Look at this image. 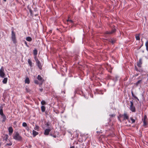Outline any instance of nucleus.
Instances as JSON below:
<instances>
[{
  "mask_svg": "<svg viewBox=\"0 0 148 148\" xmlns=\"http://www.w3.org/2000/svg\"><path fill=\"white\" fill-rule=\"evenodd\" d=\"M13 138L16 140L18 141H20L22 140V137L20 135L18 132H16L15 133L13 136Z\"/></svg>",
  "mask_w": 148,
  "mask_h": 148,
  "instance_id": "f257e3e1",
  "label": "nucleus"
},
{
  "mask_svg": "<svg viewBox=\"0 0 148 148\" xmlns=\"http://www.w3.org/2000/svg\"><path fill=\"white\" fill-rule=\"evenodd\" d=\"M11 38L13 43L15 44L16 42V38L15 33L14 32L13 30H12V31Z\"/></svg>",
  "mask_w": 148,
  "mask_h": 148,
  "instance_id": "f03ea898",
  "label": "nucleus"
},
{
  "mask_svg": "<svg viewBox=\"0 0 148 148\" xmlns=\"http://www.w3.org/2000/svg\"><path fill=\"white\" fill-rule=\"evenodd\" d=\"M130 110L133 112H136V108L134 106L133 102L132 101H130Z\"/></svg>",
  "mask_w": 148,
  "mask_h": 148,
  "instance_id": "7ed1b4c3",
  "label": "nucleus"
},
{
  "mask_svg": "<svg viewBox=\"0 0 148 148\" xmlns=\"http://www.w3.org/2000/svg\"><path fill=\"white\" fill-rule=\"evenodd\" d=\"M5 75L4 73V69L3 67H2L0 69V76L2 78H3Z\"/></svg>",
  "mask_w": 148,
  "mask_h": 148,
  "instance_id": "20e7f679",
  "label": "nucleus"
},
{
  "mask_svg": "<svg viewBox=\"0 0 148 148\" xmlns=\"http://www.w3.org/2000/svg\"><path fill=\"white\" fill-rule=\"evenodd\" d=\"M143 126H145L147 124V116L146 115H144L143 119Z\"/></svg>",
  "mask_w": 148,
  "mask_h": 148,
  "instance_id": "39448f33",
  "label": "nucleus"
},
{
  "mask_svg": "<svg viewBox=\"0 0 148 148\" xmlns=\"http://www.w3.org/2000/svg\"><path fill=\"white\" fill-rule=\"evenodd\" d=\"M51 130V129L50 128L46 129L45 130L44 134L45 135H48Z\"/></svg>",
  "mask_w": 148,
  "mask_h": 148,
  "instance_id": "423d86ee",
  "label": "nucleus"
},
{
  "mask_svg": "<svg viewBox=\"0 0 148 148\" xmlns=\"http://www.w3.org/2000/svg\"><path fill=\"white\" fill-rule=\"evenodd\" d=\"M36 63L39 68L40 70H42V65L41 63H40V61H38V62H37Z\"/></svg>",
  "mask_w": 148,
  "mask_h": 148,
  "instance_id": "0eeeda50",
  "label": "nucleus"
},
{
  "mask_svg": "<svg viewBox=\"0 0 148 148\" xmlns=\"http://www.w3.org/2000/svg\"><path fill=\"white\" fill-rule=\"evenodd\" d=\"M8 130L9 132V134L11 135L13 131V130L12 127H10L8 128Z\"/></svg>",
  "mask_w": 148,
  "mask_h": 148,
  "instance_id": "6e6552de",
  "label": "nucleus"
},
{
  "mask_svg": "<svg viewBox=\"0 0 148 148\" xmlns=\"http://www.w3.org/2000/svg\"><path fill=\"white\" fill-rule=\"evenodd\" d=\"M116 29H113L111 31H106L105 32L106 34H112L115 32Z\"/></svg>",
  "mask_w": 148,
  "mask_h": 148,
  "instance_id": "1a4fd4ad",
  "label": "nucleus"
},
{
  "mask_svg": "<svg viewBox=\"0 0 148 148\" xmlns=\"http://www.w3.org/2000/svg\"><path fill=\"white\" fill-rule=\"evenodd\" d=\"M142 64V59L141 58H140L139 61L137 62V65L139 67H140L141 66V64Z\"/></svg>",
  "mask_w": 148,
  "mask_h": 148,
  "instance_id": "9d476101",
  "label": "nucleus"
},
{
  "mask_svg": "<svg viewBox=\"0 0 148 148\" xmlns=\"http://www.w3.org/2000/svg\"><path fill=\"white\" fill-rule=\"evenodd\" d=\"M37 79L39 81H41L42 83H43L44 81V79L40 75H38L37 77Z\"/></svg>",
  "mask_w": 148,
  "mask_h": 148,
  "instance_id": "9b49d317",
  "label": "nucleus"
},
{
  "mask_svg": "<svg viewBox=\"0 0 148 148\" xmlns=\"http://www.w3.org/2000/svg\"><path fill=\"white\" fill-rule=\"evenodd\" d=\"M124 116L123 120L128 119L129 118V116L126 113H125L123 115H122Z\"/></svg>",
  "mask_w": 148,
  "mask_h": 148,
  "instance_id": "f8f14e48",
  "label": "nucleus"
},
{
  "mask_svg": "<svg viewBox=\"0 0 148 148\" xmlns=\"http://www.w3.org/2000/svg\"><path fill=\"white\" fill-rule=\"evenodd\" d=\"M32 134L33 136L35 137L38 134V133L34 130H33L32 131Z\"/></svg>",
  "mask_w": 148,
  "mask_h": 148,
  "instance_id": "ddd939ff",
  "label": "nucleus"
},
{
  "mask_svg": "<svg viewBox=\"0 0 148 148\" xmlns=\"http://www.w3.org/2000/svg\"><path fill=\"white\" fill-rule=\"evenodd\" d=\"M1 118H2V122H5L6 119L5 116L4 114L2 115Z\"/></svg>",
  "mask_w": 148,
  "mask_h": 148,
  "instance_id": "4468645a",
  "label": "nucleus"
},
{
  "mask_svg": "<svg viewBox=\"0 0 148 148\" xmlns=\"http://www.w3.org/2000/svg\"><path fill=\"white\" fill-rule=\"evenodd\" d=\"M0 114L1 116L4 115L3 112V107L1 106L0 107Z\"/></svg>",
  "mask_w": 148,
  "mask_h": 148,
  "instance_id": "2eb2a0df",
  "label": "nucleus"
},
{
  "mask_svg": "<svg viewBox=\"0 0 148 148\" xmlns=\"http://www.w3.org/2000/svg\"><path fill=\"white\" fill-rule=\"evenodd\" d=\"M28 63L29 64V66L30 67H32V62L31 60L30 59H28Z\"/></svg>",
  "mask_w": 148,
  "mask_h": 148,
  "instance_id": "dca6fc26",
  "label": "nucleus"
},
{
  "mask_svg": "<svg viewBox=\"0 0 148 148\" xmlns=\"http://www.w3.org/2000/svg\"><path fill=\"white\" fill-rule=\"evenodd\" d=\"M25 83L26 84H29L30 83L29 79L28 78H27L25 80Z\"/></svg>",
  "mask_w": 148,
  "mask_h": 148,
  "instance_id": "f3484780",
  "label": "nucleus"
},
{
  "mask_svg": "<svg viewBox=\"0 0 148 148\" xmlns=\"http://www.w3.org/2000/svg\"><path fill=\"white\" fill-rule=\"evenodd\" d=\"M41 110L42 112H44L45 110V108L44 106H41Z\"/></svg>",
  "mask_w": 148,
  "mask_h": 148,
  "instance_id": "a211bd4d",
  "label": "nucleus"
},
{
  "mask_svg": "<svg viewBox=\"0 0 148 148\" xmlns=\"http://www.w3.org/2000/svg\"><path fill=\"white\" fill-rule=\"evenodd\" d=\"M8 80V78L7 77L4 78L3 80V84H6Z\"/></svg>",
  "mask_w": 148,
  "mask_h": 148,
  "instance_id": "6ab92c4d",
  "label": "nucleus"
},
{
  "mask_svg": "<svg viewBox=\"0 0 148 148\" xmlns=\"http://www.w3.org/2000/svg\"><path fill=\"white\" fill-rule=\"evenodd\" d=\"M8 134H5L3 138V140L6 141L8 139Z\"/></svg>",
  "mask_w": 148,
  "mask_h": 148,
  "instance_id": "aec40b11",
  "label": "nucleus"
},
{
  "mask_svg": "<svg viewBox=\"0 0 148 148\" xmlns=\"http://www.w3.org/2000/svg\"><path fill=\"white\" fill-rule=\"evenodd\" d=\"M116 40L114 39H111L109 41L111 42L112 44H114L116 42Z\"/></svg>",
  "mask_w": 148,
  "mask_h": 148,
  "instance_id": "412c9836",
  "label": "nucleus"
},
{
  "mask_svg": "<svg viewBox=\"0 0 148 148\" xmlns=\"http://www.w3.org/2000/svg\"><path fill=\"white\" fill-rule=\"evenodd\" d=\"M26 40L30 42L32 40V38L31 37L28 36L26 38Z\"/></svg>",
  "mask_w": 148,
  "mask_h": 148,
  "instance_id": "4be33fe9",
  "label": "nucleus"
},
{
  "mask_svg": "<svg viewBox=\"0 0 148 148\" xmlns=\"http://www.w3.org/2000/svg\"><path fill=\"white\" fill-rule=\"evenodd\" d=\"M34 55L36 56L37 54V50L36 49H35L33 51Z\"/></svg>",
  "mask_w": 148,
  "mask_h": 148,
  "instance_id": "5701e85b",
  "label": "nucleus"
},
{
  "mask_svg": "<svg viewBox=\"0 0 148 148\" xmlns=\"http://www.w3.org/2000/svg\"><path fill=\"white\" fill-rule=\"evenodd\" d=\"M51 124V123L50 122H48L46 123L45 124V125L46 126V127L48 128H50L49 126Z\"/></svg>",
  "mask_w": 148,
  "mask_h": 148,
  "instance_id": "b1692460",
  "label": "nucleus"
},
{
  "mask_svg": "<svg viewBox=\"0 0 148 148\" xmlns=\"http://www.w3.org/2000/svg\"><path fill=\"white\" fill-rule=\"evenodd\" d=\"M67 24H69L70 23H73V21L72 20H69L68 19L67 20Z\"/></svg>",
  "mask_w": 148,
  "mask_h": 148,
  "instance_id": "393cba45",
  "label": "nucleus"
},
{
  "mask_svg": "<svg viewBox=\"0 0 148 148\" xmlns=\"http://www.w3.org/2000/svg\"><path fill=\"white\" fill-rule=\"evenodd\" d=\"M142 81V80H138L137 82L136 83V85L137 86H138L139 84H140L141 83Z\"/></svg>",
  "mask_w": 148,
  "mask_h": 148,
  "instance_id": "a878e982",
  "label": "nucleus"
},
{
  "mask_svg": "<svg viewBox=\"0 0 148 148\" xmlns=\"http://www.w3.org/2000/svg\"><path fill=\"white\" fill-rule=\"evenodd\" d=\"M145 46L146 47V49L147 51H148V41H147L145 43Z\"/></svg>",
  "mask_w": 148,
  "mask_h": 148,
  "instance_id": "bb28decb",
  "label": "nucleus"
},
{
  "mask_svg": "<svg viewBox=\"0 0 148 148\" xmlns=\"http://www.w3.org/2000/svg\"><path fill=\"white\" fill-rule=\"evenodd\" d=\"M22 126L24 127H26L27 126V124L26 123L23 122V123Z\"/></svg>",
  "mask_w": 148,
  "mask_h": 148,
  "instance_id": "cd10ccee",
  "label": "nucleus"
},
{
  "mask_svg": "<svg viewBox=\"0 0 148 148\" xmlns=\"http://www.w3.org/2000/svg\"><path fill=\"white\" fill-rule=\"evenodd\" d=\"M12 145V143L11 142H10V143H7L5 145V146H10Z\"/></svg>",
  "mask_w": 148,
  "mask_h": 148,
  "instance_id": "c85d7f7f",
  "label": "nucleus"
},
{
  "mask_svg": "<svg viewBox=\"0 0 148 148\" xmlns=\"http://www.w3.org/2000/svg\"><path fill=\"white\" fill-rule=\"evenodd\" d=\"M34 129L38 131L39 129V127L38 126L36 125L34 127Z\"/></svg>",
  "mask_w": 148,
  "mask_h": 148,
  "instance_id": "c756f323",
  "label": "nucleus"
},
{
  "mask_svg": "<svg viewBox=\"0 0 148 148\" xmlns=\"http://www.w3.org/2000/svg\"><path fill=\"white\" fill-rule=\"evenodd\" d=\"M130 119L132 121V123H134L135 122V120L132 117H130Z\"/></svg>",
  "mask_w": 148,
  "mask_h": 148,
  "instance_id": "7c9ffc66",
  "label": "nucleus"
},
{
  "mask_svg": "<svg viewBox=\"0 0 148 148\" xmlns=\"http://www.w3.org/2000/svg\"><path fill=\"white\" fill-rule=\"evenodd\" d=\"M29 12L30 13L31 16H33V11L31 9H30L29 10Z\"/></svg>",
  "mask_w": 148,
  "mask_h": 148,
  "instance_id": "2f4dec72",
  "label": "nucleus"
},
{
  "mask_svg": "<svg viewBox=\"0 0 148 148\" xmlns=\"http://www.w3.org/2000/svg\"><path fill=\"white\" fill-rule=\"evenodd\" d=\"M41 104L42 105H44L46 104V102L45 101L42 100L41 101Z\"/></svg>",
  "mask_w": 148,
  "mask_h": 148,
  "instance_id": "473e14b6",
  "label": "nucleus"
},
{
  "mask_svg": "<svg viewBox=\"0 0 148 148\" xmlns=\"http://www.w3.org/2000/svg\"><path fill=\"white\" fill-rule=\"evenodd\" d=\"M136 39L137 40H140V38L139 36H136Z\"/></svg>",
  "mask_w": 148,
  "mask_h": 148,
  "instance_id": "72a5a7b5",
  "label": "nucleus"
},
{
  "mask_svg": "<svg viewBox=\"0 0 148 148\" xmlns=\"http://www.w3.org/2000/svg\"><path fill=\"white\" fill-rule=\"evenodd\" d=\"M34 83L36 84H39L38 81V80H34Z\"/></svg>",
  "mask_w": 148,
  "mask_h": 148,
  "instance_id": "f704fd0d",
  "label": "nucleus"
},
{
  "mask_svg": "<svg viewBox=\"0 0 148 148\" xmlns=\"http://www.w3.org/2000/svg\"><path fill=\"white\" fill-rule=\"evenodd\" d=\"M115 116V115L114 114H110V116L111 117H114Z\"/></svg>",
  "mask_w": 148,
  "mask_h": 148,
  "instance_id": "c9c22d12",
  "label": "nucleus"
},
{
  "mask_svg": "<svg viewBox=\"0 0 148 148\" xmlns=\"http://www.w3.org/2000/svg\"><path fill=\"white\" fill-rule=\"evenodd\" d=\"M35 61H36V63L38 62V61H39L38 60V59L37 58H36V57L35 58Z\"/></svg>",
  "mask_w": 148,
  "mask_h": 148,
  "instance_id": "e433bc0d",
  "label": "nucleus"
},
{
  "mask_svg": "<svg viewBox=\"0 0 148 148\" xmlns=\"http://www.w3.org/2000/svg\"><path fill=\"white\" fill-rule=\"evenodd\" d=\"M132 96L135 98V97H136L134 95V94H133V92L132 91Z\"/></svg>",
  "mask_w": 148,
  "mask_h": 148,
  "instance_id": "4c0bfd02",
  "label": "nucleus"
},
{
  "mask_svg": "<svg viewBox=\"0 0 148 148\" xmlns=\"http://www.w3.org/2000/svg\"><path fill=\"white\" fill-rule=\"evenodd\" d=\"M75 92L77 93V94H79V92H78V90L77 89L75 91Z\"/></svg>",
  "mask_w": 148,
  "mask_h": 148,
  "instance_id": "58836bf2",
  "label": "nucleus"
},
{
  "mask_svg": "<svg viewBox=\"0 0 148 148\" xmlns=\"http://www.w3.org/2000/svg\"><path fill=\"white\" fill-rule=\"evenodd\" d=\"M39 90L40 92H42L43 90V89L42 88H40Z\"/></svg>",
  "mask_w": 148,
  "mask_h": 148,
  "instance_id": "ea45409f",
  "label": "nucleus"
},
{
  "mask_svg": "<svg viewBox=\"0 0 148 148\" xmlns=\"http://www.w3.org/2000/svg\"><path fill=\"white\" fill-rule=\"evenodd\" d=\"M16 121H14V123H13V124L14 125H16Z\"/></svg>",
  "mask_w": 148,
  "mask_h": 148,
  "instance_id": "a19ab883",
  "label": "nucleus"
},
{
  "mask_svg": "<svg viewBox=\"0 0 148 148\" xmlns=\"http://www.w3.org/2000/svg\"><path fill=\"white\" fill-rule=\"evenodd\" d=\"M135 98L138 101H139V99H138V98L137 97H135Z\"/></svg>",
  "mask_w": 148,
  "mask_h": 148,
  "instance_id": "79ce46f5",
  "label": "nucleus"
},
{
  "mask_svg": "<svg viewBox=\"0 0 148 148\" xmlns=\"http://www.w3.org/2000/svg\"><path fill=\"white\" fill-rule=\"evenodd\" d=\"M25 44L26 45V46H27V42L26 41L25 42Z\"/></svg>",
  "mask_w": 148,
  "mask_h": 148,
  "instance_id": "37998d69",
  "label": "nucleus"
},
{
  "mask_svg": "<svg viewBox=\"0 0 148 148\" xmlns=\"http://www.w3.org/2000/svg\"><path fill=\"white\" fill-rule=\"evenodd\" d=\"M70 148H75V147L74 146H72Z\"/></svg>",
  "mask_w": 148,
  "mask_h": 148,
  "instance_id": "c03bdc74",
  "label": "nucleus"
},
{
  "mask_svg": "<svg viewBox=\"0 0 148 148\" xmlns=\"http://www.w3.org/2000/svg\"><path fill=\"white\" fill-rule=\"evenodd\" d=\"M71 42L72 43H73L74 42V40H71Z\"/></svg>",
  "mask_w": 148,
  "mask_h": 148,
  "instance_id": "a18cd8bd",
  "label": "nucleus"
},
{
  "mask_svg": "<svg viewBox=\"0 0 148 148\" xmlns=\"http://www.w3.org/2000/svg\"><path fill=\"white\" fill-rule=\"evenodd\" d=\"M143 44H142V45H141L140 46V48H141V47L143 46Z\"/></svg>",
  "mask_w": 148,
  "mask_h": 148,
  "instance_id": "49530a36",
  "label": "nucleus"
},
{
  "mask_svg": "<svg viewBox=\"0 0 148 148\" xmlns=\"http://www.w3.org/2000/svg\"><path fill=\"white\" fill-rule=\"evenodd\" d=\"M147 76L148 77V78H147V80H148V74L147 75Z\"/></svg>",
  "mask_w": 148,
  "mask_h": 148,
  "instance_id": "de8ad7c7",
  "label": "nucleus"
},
{
  "mask_svg": "<svg viewBox=\"0 0 148 148\" xmlns=\"http://www.w3.org/2000/svg\"><path fill=\"white\" fill-rule=\"evenodd\" d=\"M5 2L6 1V0H3Z\"/></svg>",
  "mask_w": 148,
  "mask_h": 148,
  "instance_id": "09e8293b",
  "label": "nucleus"
},
{
  "mask_svg": "<svg viewBox=\"0 0 148 148\" xmlns=\"http://www.w3.org/2000/svg\"><path fill=\"white\" fill-rule=\"evenodd\" d=\"M142 52L143 53L144 52V51H143Z\"/></svg>",
  "mask_w": 148,
  "mask_h": 148,
  "instance_id": "8fccbe9b",
  "label": "nucleus"
},
{
  "mask_svg": "<svg viewBox=\"0 0 148 148\" xmlns=\"http://www.w3.org/2000/svg\"><path fill=\"white\" fill-rule=\"evenodd\" d=\"M50 32H51V30H50Z\"/></svg>",
  "mask_w": 148,
  "mask_h": 148,
  "instance_id": "3c124183",
  "label": "nucleus"
},
{
  "mask_svg": "<svg viewBox=\"0 0 148 148\" xmlns=\"http://www.w3.org/2000/svg\"><path fill=\"white\" fill-rule=\"evenodd\" d=\"M28 128H27V130H28Z\"/></svg>",
  "mask_w": 148,
  "mask_h": 148,
  "instance_id": "603ef678",
  "label": "nucleus"
},
{
  "mask_svg": "<svg viewBox=\"0 0 148 148\" xmlns=\"http://www.w3.org/2000/svg\"><path fill=\"white\" fill-rule=\"evenodd\" d=\"M28 128H27V130H28Z\"/></svg>",
  "mask_w": 148,
  "mask_h": 148,
  "instance_id": "864d4df0",
  "label": "nucleus"
},
{
  "mask_svg": "<svg viewBox=\"0 0 148 148\" xmlns=\"http://www.w3.org/2000/svg\"><path fill=\"white\" fill-rule=\"evenodd\" d=\"M9 148H10V147H9Z\"/></svg>",
  "mask_w": 148,
  "mask_h": 148,
  "instance_id": "5fc2aeb1",
  "label": "nucleus"
}]
</instances>
